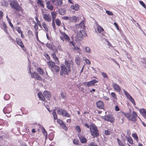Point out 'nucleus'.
<instances>
[{"mask_svg":"<svg viewBox=\"0 0 146 146\" xmlns=\"http://www.w3.org/2000/svg\"><path fill=\"white\" fill-rule=\"evenodd\" d=\"M70 61L66 60L65 62V65H61V70L60 74L61 76L63 74L68 75L70 71Z\"/></svg>","mask_w":146,"mask_h":146,"instance_id":"f257e3e1","label":"nucleus"},{"mask_svg":"<svg viewBox=\"0 0 146 146\" xmlns=\"http://www.w3.org/2000/svg\"><path fill=\"white\" fill-rule=\"evenodd\" d=\"M120 113L121 115H124L128 120L131 121L135 122L137 120V113L135 111H133L132 114L123 111H121Z\"/></svg>","mask_w":146,"mask_h":146,"instance_id":"f03ea898","label":"nucleus"},{"mask_svg":"<svg viewBox=\"0 0 146 146\" xmlns=\"http://www.w3.org/2000/svg\"><path fill=\"white\" fill-rule=\"evenodd\" d=\"M99 136V133L97 127L92 123V136L94 138L97 137Z\"/></svg>","mask_w":146,"mask_h":146,"instance_id":"7ed1b4c3","label":"nucleus"},{"mask_svg":"<svg viewBox=\"0 0 146 146\" xmlns=\"http://www.w3.org/2000/svg\"><path fill=\"white\" fill-rule=\"evenodd\" d=\"M29 70L28 71V73L30 74L31 78H35L36 79H37L39 80H42V78L36 72H33L32 73L31 71V67L30 65H29Z\"/></svg>","mask_w":146,"mask_h":146,"instance_id":"20e7f679","label":"nucleus"},{"mask_svg":"<svg viewBox=\"0 0 146 146\" xmlns=\"http://www.w3.org/2000/svg\"><path fill=\"white\" fill-rule=\"evenodd\" d=\"M10 4L12 7L17 11H19L21 10V8L18 4L17 1L15 0L12 1L10 2Z\"/></svg>","mask_w":146,"mask_h":146,"instance_id":"39448f33","label":"nucleus"},{"mask_svg":"<svg viewBox=\"0 0 146 146\" xmlns=\"http://www.w3.org/2000/svg\"><path fill=\"white\" fill-rule=\"evenodd\" d=\"M57 112L58 114L61 115L63 116L70 117L71 116L64 109H59L58 110Z\"/></svg>","mask_w":146,"mask_h":146,"instance_id":"423d86ee","label":"nucleus"},{"mask_svg":"<svg viewBox=\"0 0 146 146\" xmlns=\"http://www.w3.org/2000/svg\"><path fill=\"white\" fill-rule=\"evenodd\" d=\"M123 91L127 98L132 103L134 106L136 105L135 102L132 97L125 90L123 89Z\"/></svg>","mask_w":146,"mask_h":146,"instance_id":"0eeeda50","label":"nucleus"},{"mask_svg":"<svg viewBox=\"0 0 146 146\" xmlns=\"http://www.w3.org/2000/svg\"><path fill=\"white\" fill-rule=\"evenodd\" d=\"M76 28L77 31H84L85 25L84 22L82 21L79 24L76 26Z\"/></svg>","mask_w":146,"mask_h":146,"instance_id":"6e6552de","label":"nucleus"},{"mask_svg":"<svg viewBox=\"0 0 146 146\" xmlns=\"http://www.w3.org/2000/svg\"><path fill=\"white\" fill-rule=\"evenodd\" d=\"M52 18V25L54 30L56 29V26L55 24V20L56 16V13L55 12H51Z\"/></svg>","mask_w":146,"mask_h":146,"instance_id":"1a4fd4ad","label":"nucleus"},{"mask_svg":"<svg viewBox=\"0 0 146 146\" xmlns=\"http://www.w3.org/2000/svg\"><path fill=\"white\" fill-rule=\"evenodd\" d=\"M104 119L105 120L109 121L112 123L113 122L115 121V118L112 115L110 114L107 115Z\"/></svg>","mask_w":146,"mask_h":146,"instance_id":"9d476101","label":"nucleus"},{"mask_svg":"<svg viewBox=\"0 0 146 146\" xmlns=\"http://www.w3.org/2000/svg\"><path fill=\"white\" fill-rule=\"evenodd\" d=\"M42 15L43 16V17L44 19L46 21L48 22H50L51 21L52 19L51 16L49 14H44V12L42 11Z\"/></svg>","mask_w":146,"mask_h":146,"instance_id":"9b49d317","label":"nucleus"},{"mask_svg":"<svg viewBox=\"0 0 146 146\" xmlns=\"http://www.w3.org/2000/svg\"><path fill=\"white\" fill-rule=\"evenodd\" d=\"M86 34L84 31H80L77 35V39L78 40H82L84 36Z\"/></svg>","mask_w":146,"mask_h":146,"instance_id":"f8f14e48","label":"nucleus"},{"mask_svg":"<svg viewBox=\"0 0 146 146\" xmlns=\"http://www.w3.org/2000/svg\"><path fill=\"white\" fill-rule=\"evenodd\" d=\"M60 33L62 35L60 36V38L63 41H64V40H69V37L64 32H60Z\"/></svg>","mask_w":146,"mask_h":146,"instance_id":"ddd939ff","label":"nucleus"},{"mask_svg":"<svg viewBox=\"0 0 146 146\" xmlns=\"http://www.w3.org/2000/svg\"><path fill=\"white\" fill-rule=\"evenodd\" d=\"M97 107L99 109H103L104 108V104L101 100L98 101L96 103Z\"/></svg>","mask_w":146,"mask_h":146,"instance_id":"4468645a","label":"nucleus"},{"mask_svg":"<svg viewBox=\"0 0 146 146\" xmlns=\"http://www.w3.org/2000/svg\"><path fill=\"white\" fill-rule=\"evenodd\" d=\"M92 19H93L95 21V24L96 25V27H97V30L100 33H101L102 32L104 31L103 28L100 26L98 24V22L96 21L94 18L92 17Z\"/></svg>","mask_w":146,"mask_h":146,"instance_id":"2eb2a0df","label":"nucleus"},{"mask_svg":"<svg viewBox=\"0 0 146 146\" xmlns=\"http://www.w3.org/2000/svg\"><path fill=\"white\" fill-rule=\"evenodd\" d=\"M139 111L141 114L145 119H146V111L144 108H141L140 109Z\"/></svg>","mask_w":146,"mask_h":146,"instance_id":"dca6fc26","label":"nucleus"},{"mask_svg":"<svg viewBox=\"0 0 146 146\" xmlns=\"http://www.w3.org/2000/svg\"><path fill=\"white\" fill-rule=\"evenodd\" d=\"M43 94L45 97L48 100H49L51 98V94L48 91H45L44 92Z\"/></svg>","mask_w":146,"mask_h":146,"instance_id":"f3484780","label":"nucleus"},{"mask_svg":"<svg viewBox=\"0 0 146 146\" xmlns=\"http://www.w3.org/2000/svg\"><path fill=\"white\" fill-rule=\"evenodd\" d=\"M47 8L50 11H52L53 9V7L50 4V2L49 1H47L46 3Z\"/></svg>","mask_w":146,"mask_h":146,"instance_id":"a211bd4d","label":"nucleus"},{"mask_svg":"<svg viewBox=\"0 0 146 146\" xmlns=\"http://www.w3.org/2000/svg\"><path fill=\"white\" fill-rule=\"evenodd\" d=\"M113 86L114 88L117 92H119L121 91V88L116 83H113Z\"/></svg>","mask_w":146,"mask_h":146,"instance_id":"6ab92c4d","label":"nucleus"},{"mask_svg":"<svg viewBox=\"0 0 146 146\" xmlns=\"http://www.w3.org/2000/svg\"><path fill=\"white\" fill-rule=\"evenodd\" d=\"M51 70L53 72H58L60 70V67L59 66L55 65L52 68Z\"/></svg>","mask_w":146,"mask_h":146,"instance_id":"aec40b11","label":"nucleus"},{"mask_svg":"<svg viewBox=\"0 0 146 146\" xmlns=\"http://www.w3.org/2000/svg\"><path fill=\"white\" fill-rule=\"evenodd\" d=\"M79 138L82 143H85L86 142V139L83 136L80 135L78 136Z\"/></svg>","mask_w":146,"mask_h":146,"instance_id":"412c9836","label":"nucleus"},{"mask_svg":"<svg viewBox=\"0 0 146 146\" xmlns=\"http://www.w3.org/2000/svg\"><path fill=\"white\" fill-rule=\"evenodd\" d=\"M70 8L75 11H78L79 9V6L78 4H76L74 5H71Z\"/></svg>","mask_w":146,"mask_h":146,"instance_id":"4be33fe9","label":"nucleus"},{"mask_svg":"<svg viewBox=\"0 0 146 146\" xmlns=\"http://www.w3.org/2000/svg\"><path fill=\"white\" fill-rule=\"evenodd\" d=\"M4 113L6 114V113H9L11 111V109L10 108H7L5 107L3 110Z\"/></svg>","mask_w":146,"mask_h":146,"instance_id":"5701e85b","label":"nucleus"},{"mask_svg":"<svg viewBox=\"0 0 146 146\" xmlns=\"http://www.w3.org/2000/svg\"><path fill=\"white\" fill-rule=\"evenodd\" d=\"M38 96L40 100L43 101L45 100V97L42 93L39 92L38 94Z\"/></svg>","mask_w":146,"mask_h":146,"instance_id":"b1692460","label":"nucleus"},{"mask_svg":"<svg viewBox=\"0 0 146 146\" xmlns=\"http://www.w3.org/2000/svg\"><path fill=\"white\" fill-rule=\"evenodd\" d=\"M77 20L76 17L74 16L70 17L69 19V21L70 22H76Z\"/></svg>","mask_w":146,"mask_h":146,"instance_id":"393cba45","label":"nucleus"},{"mask_svg":"<svg viewBox=\"0 0 146 146\" xmlns=\"http://www.w3.org/2000/svg\"><path fill=\"white\" fill-rule=\"evenodd\" d=\"M40 127L42 129V133L44 134V135L45 137L46 138L47 137V134L46 130L42 126L40 125Z\"/></svg>","mask_w":146,"mask_h":146,"instance_id":"a878e982","label":"nucleus"},{"mask_svg":"<svg viewBox=\"0 0 146 146\" xmlns=\"http://www.w3.org/2000/svg\"><path fill=\"white\" fill-rule=\"evenodd\" d=\"M48 66L52 68L55 65V63L52 61H50L47 62Z\"/></svg>","mask_w":146,"mask_h":146,"instance_id":"bb28decb","label":"nucleus"},{"mask_svg":"<svg viewBox=\"0 0 146 146\" xmlns=\"http://www.w3.org/2000/svg\"><path fill=\"white\" fill-rule=\"evenodd\" d=\"M52 56L53 58H54L56 62V64H58L59 63V62L58 60V58L56 56L55 54L54 53H53Z\"/></svg>","mask_w":146,"mask_h":146,"instance_id":"cd10ccee","label":"nucleus"},{"mask_svg":"<svg viewBox=\"0 0 146 146\" xmlns=\"http://www.w3.org/2000/svg\"><path fill=\"white\" fill-rule=\"evenodd\" d=\"M59 13L61 15H64L66 13V10L64 9H61L58 10Z\"/></svg>","mask_w":146,"mask_h":146,"instance_id":"c85d7f7f","label":"nucleus"},{"mask_svg":"<svg viewBox=\"0 0 146 146\" xmlns=\"http://www.w3.org/2000/svg\"><path fill=\"white\" fill-rule=\"evenodd\" d=\"M93 78H95L96 79H92V86L95 85L96 83L98 82V79L96 77H94Z\"/></svg>","mask_w":146,"mask_h":146,"instance_id":"c756f323","label":"nucleus"},{"mask_svg":"<svg viewBox=\"0 0 146 146\" xmlns=\"http://www.w3.org/2000/svg\"><path fill=\"white\" fill-rule=\"evenodd\" d=\"M17 43L21 47L24 46L23 42L21 41V39L19 38L17 39L16 40Z\"/></svg>","mask_w":146,"mask_h":146,"instance_id":"7c9ffc66","label":"nucleus"},{"mask_svg":"<svg viewBox=\"0 0 146 146\" xmlns=\"http://www.w3.org/2000/svg\"><path fill=\"white\" fill-rule=\"evenodd\" d=\"M80 60L81 58L79 56H77L75 58V61L76 62V63L78 65H79L80 64Z\"/></svg>","mask_w":146,"mask_h":146,"instance_id":"2f4dec72","label":"nucleus"},{"mask_svg":"<svg viewBox=\"0 0 146 146\" xmlns=\"http://www.w3.org/2000/svg\"><path fill=\"white\" fill-rule=\"evenodd\" d=\"M126 138L127 140L129 143L131 144H132L133 143V140L132 138L130 136H128L126 137Z\"/></svg>","mask_w":146,"mask_h":146,"instance_id":"473e14b6","label":"nucleus"},{"mask_svg":"<svg viewBox=\"0 0 146 146\" xmlns=\"http://www.w3.org/2000/svg\"><path fill=\"white\" fill-rule=\"evenodd\" d=\"M37 71L41 75H42L44 74V71L42 69L40 68H38L37 69Z\"/></svg>","mask_w":146,"mask_h":146,"instance_id":"72a5a7b5","label":"nucleus"},{"mask_svg":"<svg viewBox=\"0 0 146 146\" xmlns=\"http://www.w3.org/2000/svg\"><path fill=\"white\" fill-rule=\"evenodd\" d=\"M55 22L56 25L58 26H60L61 24V21L58 19H55Z\"/></svg>","mask_w":146,"mask_h":146,"instance_id":"f704fd0d","label":"nucleus"},{"mask_svg":"<svg viewBox=\"0 0 146 146\" xmlns=\"http://www.w3.org/2000/svg\"><path fill=\"white\" fill-rule=\"evenodd\" d=\"M42 26L45 31H48V28L47 27V26L45 23L43 22L42 23Z\"/></svg>","mask_w":146,"mask_h":146,"instance_id":"c9c22d12","label":"nucleus"},{"mask_svg":"<svg viewBox=\"0 0 146 146\" xmlns=\"http://www.w3.org/2000/svg\"><path fill=\"white\" fill-rule=\"evenodd\" d=\"M132 136L136 140H137L138 139V137L136 133H133L132 134Z\"/></svg>","mask_w":146,"mask_h":146,"instance_id":"e433bc0d","label":"nucleus"},{"mask_svg":"<svg viewBox=\"0 0 146 146\" xmlns=\"http://www.w3.org/2000/svg\"><path fill=\"white\" fill-rule=\"evenodd\" d=\"M139 3L144 8L146 9V5L142 1H139Z\"/></svg>","mask_w":146,"mask_h":146,"instance_id":"4c0bfd02","label":"nucleus"},{"mask_svg":"<svg viewBox=\"0 0 146 146\" xmlns=\"http://www.w3.org/2000/svg\"><path fill=\"white\" fill-rule=\"evenodd\" d=\"M62 0H56L57 5L58 6H60L62 4Z\"/></svg>","mask_w":146,"mask_h":146,"instance_id":"58836bf2","label":"nucleus"},{"mask_svg":"<svg viewBox=\"0 0 146 146\" xmlns=\"http://www.w3.org/2000/svg\"><path fill=\"white\" fill-rule=\"evenodd\" d=\"M61 97L63 99H65L66 98V95L65 93L63 92H62L61 93Z\"/></svg>","mask_w":146,"mask_h":146,"instance_id":"ea45409f","label":"nucleus"},{"mask_svg":"<svg viewBox=\"0 0 146 146\" xmlns=\"http://www.w3.org/2000/svg\"><path fill=\"white\" fill-rule=\"evenodd\" d=\"M84 125L87 128H90V132L91 133V125H89L86 123H84Z\"/></svg>","mask_w":146,"mask_h":146,"instance_id":"a19ab883","label":"nucleus"},{"mask_svg":"<svg viewBox=\"0 0 146 146\" xmlns=\"http://www.w3.org/2000/svg\"><path fill=\"white\" fill-rule=\"evenodd\" d=\"M46 46L50 50H52V46L51 44L48 43L46 44Z\"/></svg>","mask_w":146,"mask_h":146,"instance_id":"79ce46f5","label":"nucleus"},{"mask_svg":"<svg viewBox=\"0 0 146 146\" xmlns=\"http://www.w3.org/2000/svg\"><path fill=\"white\" fill-rule=\"evenodd\" d=\"M52 113L53 115L54 118L55 119H57V116L56 112L55 111H54Z\"/></svg>","mask_w":146,"mask_h":146,"instance_id":"37998d69","label":"nucleus"},{"mask_svg":"<svg viewBox=\"0 0 146 146\" xmlns=\"http://www.w3.org/2000/svg\"><path fill=\"white\" fill-rule=\"evenodd\" d=\"M37 3L43 7H44V5L43 3H42V1L41 0H38L37 1Z\"/></svg>","mask_w":146,"mask_h":146,"instance_id":"c03bdc74","label":"nucleus"},{"mask_svg":"<svg viewBox=\"0 0 146 146\" xmlns=\"http://www.w3.org/2000/svg\"><path fill=\"white\" fill-rule=\"evenodd\" d=\"M106 13L109 15H113L112 12L108 10H106Z\"/></svg>","mask_w":146,"mask_h":146,"instance_id":"a18cd8bd","label":"nucleus"},{"mask_svg":"<svg viewBox=\"0 0 146 146\" xmlns=\"http://www.w3.org/2000/svg\"><path fill=\"white\" fill-rule=\"evenodd\" d=\"M105 134L106 135H109L110 134V132L109 130H105Z\"/></svg>","mask_w":146,"mask_h":146,"instance_id":"49530a36","label":"nucleus"},{"mask_svg":"<svg viewBox=\"0 0 146 146\" xmlns=\"http://www.w3.org/2000/svg\"><path fill=\"white\" fill-rule=\"evenodd\" d=\"M102 75L103 76V77L104 78H108V76L106 73L104 72H103L102 73Z\"/></svg>","mask_w":146,"mask_h":146,"instance_id":"de8ad7c7","label":"nucleus"},{"mask_svg":"<svg viewBox=\"0 0 146 146\" xmlns=\"http://www.w3.org/2000/svg\"><path fill=\"white\" fill-rule=\"evenodd\" d=\"M86 51V52L89 53L90 52V49L88 47H86L85 48Z\"/></svg>","mask_w":146,"mask_h":146,"instance_id":"09e8293b","label":"nucleus"},{"mask_svg":"<svg viewBox=\"0 0 146 146\" xmlns=\"http://www.w3.org/2000/svg\"><path fill=\"white\" fill-rule=\"evenodd\" d=\"M2 5L6 7H7L8 6V3L5 1H4Z\"/></svg>","mask_w":146,"mask_h":146,"instance_id":"8fccbe9b","label":"nucleus"},{"mask_svg":"<svg viewBox=\"0 0 146 146\" xmlns=\"http://www.w3.org/2000/svg\"><path fill=\"white\" fill-rule=\"evenodd\" d=\"M111 60L113 61V62L115 63L116 64L119 66V63L114 58H111Z\"/></svg>","mask_w":146,"mask_h":146,"instance_id":"3c124183","label":"nucleus"},{"mask_svg":"<svg viewBox=\"0 0 146 146\" xmlns=\"http://www.w3.org/2000/svg\"><path fill=\"white\" fill-rule=\"evenodd\" d=\"M7 20H8V23H9L11 27L12 28H13V24H12V23H11V22L9 18H7Z\"/></svg>","mask_w":146,"mask_h":146,"instance_id":"603ef678","label":"nucleus"},{"mask_svg":"<svg viewBox=\"0 0 146 146\" xmlns=\"http://www.w3.org/2000/svg\"><path fill=\"white\" fill-rule=\"evenodd\" d=\"M79 141L77 139H75L73 141V143L77 145Z\"/></svg>","mask_w":146,"mask_h":146,"instance_id":"864d4df0","label":"nucleus"},{"mask_svg":"<svg viewBox=\"0 0 146 146\" xmlns=\"http://www.w3.org/2000/svg\"><path fill=\"white\" fill-rule=\"evenodd\" d=\"M111 96L114 98L115 99L116 98V97L115 94L113 92H112L111 93Z\"/></svg>","mask_w":146,"mask_h":146,"instance_id":"5fc2aeb1","label":"nucleus"},{"mask_svg":"<svg viewBox=\"0 0 146 146\" xmlns=\"http://www.w3.org/2000/svg\"><path fill=\"white\" fill-rule=\"evenodd\" d=\"M85 58H84L83 60H85V61H86V62L87 64H90V61L88 59H85Z\"/></svg>","mask_w":146,"mask_h":146,"instance_id":"6e6d98bb","label":"nucleus"},{"mask_svg":"<svg viewBox=\"0 0 146 146\" xmlns=\"http://www.w3.org/2000/svg\"><path fill=\"white\" fill-rule=\"evenodd\" d=\"M62 19H63L67 20H69V17L67 16H64L62 17Z\"/></svg>","mask_w":146,"mask_h":146,"instance_id":"4d7b16f0","label":"nucleus"},{"mask_svg":"<svg viewBox=\"0 0 146 146\" xmlns=\"http://www.w3.org/2000/svg\"><path fill=\"white\" fill-rule=\"evenodd\" d=\"M76 129L78 132H80L81 131L80 127L78 126H77L76 127Z\"/></svg>","mask_w":146,"mask_h":146,"instance_id":"13d9d810","label":"nucleus"},{"mask_svg":"<svg viewBox=\"0 0 146 146\" xmlns=\"http://www.w3.org/2000/svg\"><path fill=\"white\" fill-rule=\"evenodd\" d=\"M113 24L116 27L117 29L118 30L119 29V28L117 23H116V22H114L113 23Z\"/></svg>","mask_w":146,"mask_h":146,"instance_id":"bf43d9fd","label":"nucleus"},{"mask_svg":"<svg viewBox=\"0 0 146 146\" xmlns=\"http://www.w3.org/2000/svg\"><path fill=\"white\" fill-rule=\"evenodd\" d=\"M45 57L46 58V59H47V60H50V58L49 56L47 54H45L44 55Z\"/></svg>","mask_w":146,"mask_h":146,"instance_id":"052dcab7","label":"nucleus"},{"mask_svg":"<svg viewBox=\"0 0 146 146\" xmlns=\"http://www.w3.org/2000/svg\"><path fill=\"white\" fill-rule=\"evenodd\" d=\"M87 86L88 87H90L91 86V81H90L88 82H87Z\"/></svg>","mask_w":146,"mask_h":146,"instance_id":"680f3d73","label":"nucleus"},{"mask_svg":"<svg viewBox=\"0 0 146 146\" xmlns=\"http://www.w3.org/2000/svg\"><path fill=\"white\" fill-rule=\"evenodd\" d=\"M115 109L116 111H118L119 110V108L117 106H115Z\"/></svg>","mask_w":146,"mask_h":146,"instance_id":"e2e57ef3","label":"nucleus"},{"mask_svg":"<svg viewBox=\"0 0 146 146\" xmlns=\"http://www.w3.org/2000/svg\"><path fill=\"white\" fill-rule=\"evenodd\" d=\"M3 13L2 11H0V19H1L3 17Z\"/></svg>","mask_w":146,"mask_h":146,"instance_id":"0e129e2a","label":"nucleus"},{"mask_svg":"<svg viewBox=\"0 0 146 146\" xmlns=\"http://www.w3.org/2000/svg\"><path fill=\"white\" fill-rule=\"evenodd\" d=\"M57 122L58 123L60 124H62L63 123V122L60 119L58 120Z\"/></svg>","mask_w":146,"mask_h":146,"instance_id":"69168bd1","label":"nucleus"},{"mask_svg":"<svg viewBox=\"0 0 146 146\" xmlns=\"http://www.w3.org/2000/svg\"><path fill=\"white\" fill-rule=\"evenodd\" d=\"M118 144L119 146H125L123 144L121 141L120 142H119Z\"/></svg>","mask_w":146,"mask_h":146,"instance_id":"338daca9","label":"nucleus"},{"mask_svg":"<svg viewBox=\"0 0 146 146\" xmlns=\"http://www.w3.org/2000/svg\"><path fill=\"white\" fill-rule=\"evenodd\" d=\"M17 30L19 33H20L21 34H22V32L19 28H18Z\"/></svg>","mask_w":146,"mask_h":146,"instance_id":"774afa93","label":"nucleus"}]
</instances>
